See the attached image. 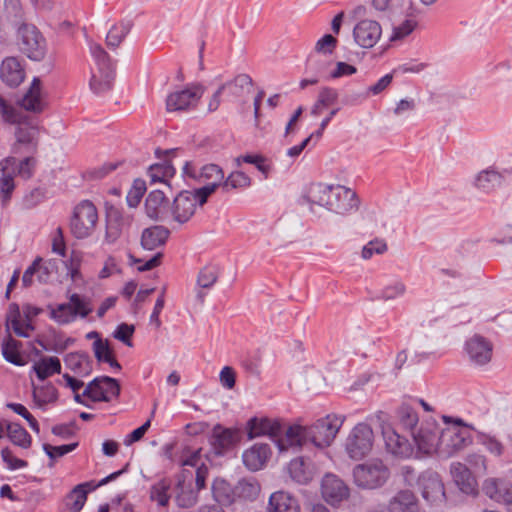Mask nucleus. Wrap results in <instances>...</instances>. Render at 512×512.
I'll return each instance as SVG.
<instances>
[{
    "mask_svg": "<svg viewBox=\"0 0 512 512\" xmlns=\"http://www.w3.org/2000/svg\"><path fill=\"white\" fill-rule=\"evenodd\" d=\"M168 211L175 222L179 224L188 222L196 211L195 198L191 191L179 192Z\"/></svg>",
    "mask_w": 512,
    "mask_h": 512,
    "instance_id": "24",
    "label": "nucleus"
},
{
    "mask_svg": "<svg viewBox=\"0 0 512 512\" xmlns=\"http://www.w3.org/2000/svg\"><path fill=\"white\" fill-rule=\"evenodd\" d=\"M343 422L341 416L328 414L310 426H289L285 429L284 437L277 440V447L281 452L289 448L297 450L308 443L320 449L326 448L335 439Z\"/></svg>",
    "mask_w": 512,
    "mask_h": 512,
    "instance_id": "1",
    "label": "nucleus"
},
{
    "mask_svg": "<svg viewBox=\"0 0 512 512\" xmlns=\"http://www.w3.org/2000/svg\"><path fill=\"white\" fill-rule=\"evenodd\" d=\"M387 450L400 457H409L412 454V447L409 441L399 435L392 427L386 426L382 430Z\"/></svg>",
    "mask_w": 512,
    "mask_h": 512,
    "instance_id": "29",
    "label": "nucleus"
},
{
    "mask_svg": "<svg viewBox=\"0 0 512 512\" xmlns=\"http://www.w3.org/2000/svg\"><path fill=\"white\" fill-rule=\"evenodd\" d=\"M391 512H419V503L415 494L410 490H400L389 501Z\"/></svg>",
    "mask_w": 512,
    "mask_h": 512,
    "instance_id": "34",
    "label": "nucleus"
},
{
    "mask_svg": "<svg viewBox=\"0 0 512 512\" xmlns=\"http://www.w3.org/2000/svg\"><path fill=\"white\" fill-rule=\"evenodd\" d=\"M166 201L165 193L161 190H153L145 201V211L151 219H165L169 213L163 206Z\"/></svg>",
    "mask_w": 512,
    "mask_h": 512,
    "instance_id": "38",
    "label": "nucleus"
},
{
    "mask_svg": "<svg viewBox=\"0 0 512 512\" xmlns=\"http://www.w3.org/2000/svg\"><path fill=\"white\" fill-rule=\"evenodd\" d=\"M65 364L76 376H88L92 372V362L88 356L81 353H69Z\"/></svg>",
    "mask_w": 512,
    "mask_h": 512,
    "instance_id": "43",
    "label": "nucleus"
},
{
    "mask_svg": "<svg viewBox=\"0 0 512 512\" xmlns=\"http://www.w3.org/2000/svg\"><path fill=\"white\" fill-rule=\"evenodd\" d=\"M187 475L184 472L177 479L174 487V499L180 508H192L198 502V492L193 488L191 481L186 480Z\"/></svg>",
    "mask_w": 512,
    "mask_h": 512,
    "instance_id": "27",
    "label": "nucleus"
},
{
    "mask_svg": "<svg viewBox=\"0 0 512 512\" xmlns=\"http://www.w3.org/2000/svg\"><path fill=\"white\" fill-rule=\"evenodd\" d=\"M204 92L205 87L200 83H192L171 92L166 97L167 112H188L196 109Z\"/></svg>",
    "mask_w": 512,
    "mask_h": 512,
    "instance_id": "11",
    "label": "nucleus"
},
{
    "mask_svg": "<svg viewBox=\"0 0 512 512\" xmlns=\"http://www.w3.org/2000/svg\"><path fill=\"white\" fill-rule=\"evenodd\" d=\"M397 417L406 429L414 431L418 423V414L408 403H403L397 410Z\"/></svg>",
    "mask_w": 512,
    "mask_h": 512,
    "instance_id": "52",
    "label": "nucleus"
},
{
    "mask_svg": "<svg viewBox=\"0 0 512 512\" xmlns=\"http://www.w3.org/2000/svg\"><path fill=\"white\" fill-rule=\"evenodd\" d=\"M477 441L479 444L483 445L491 454L495 456L502 455L504 446L495 436L479 433L477 436Z\"/></svg>",
    "mask_w": 512,
    "mask_h": 512,
    "instance_id": "54",
    "label": "nucleus"
},
{
    "mask_svg": "<svg viewBox=\"0 0 512 512\" xmlns=\"http://www.w3.org/2000/svg\"><path fill=\"white\" fill-rule=\"evenodd\" d=\"M0 114L5 123L17 125L15 142L11 151L15 155L36 154L39 145V130L30 122L29 117L21 109L9 104L0 95Z\"/></svg>",
    "mask_w": 512,
    "mask_h": 512,
    "instance_id": "2",
    "label": "nucleus"
},
{
    "mask_svg": "<svg viewBox=\"0 0 512 512\" xmlns=\"http://www.w3.org/2000/svg\"><path fill=\"white\" fill-rule=\"evenodd\" d=\"M33 399L37 406L44 407L57 400V390L52 384L34 387Z\"/></svg>",
    "mask_w": 512,
    "mask_h": 512,
    "instance_id": "50",
    "label": "nucleus"
},
{
    "mask_svg": "<svg viewBox=\"0 0 512 512\" xmlns=\"http://www.w3.org/2000/svg\"><path fill=\"white\" fill-rule=\"evenodd\" d=\"M174 174L175 168L169 161L151 165L148 169V176L152 184L159 182L170 187L169 179L172 178Z\"/></svg>",
    "mask_w": 512,
    "mask_h": 512,
    "instance_id": "45",
    "label": "nucleus"
},
{
    "mask_svg": "<svg viewBox=\"0 0 512 512\" xmlns=\"http://www.w3.org/2000/svg\"><path fill=\"white\" fill-rule=\"evenodd\" d=\"M511 484L498 478H487L482 483V492L491 500L499 504H505Z\"/></svg>",
    "mask_w": 512,
    "mask_h": 512,
    "instance_id": "33",
    "label": "nucleus"
},
{
    "mask_svg": "<svg viewBox=\"0 0 512 512\" xmlns=\"http://www.w3.org/2000/svg\"><path fill=\"white\" fill-rule=\"evenodd\" d=\"M49 316L60 325L74 322L78 317L85 318L93 308L89 300L78 294H72L69 301L57 305H50Z\"/></svg>",
    "mask_w": 512,
    "mask_h": 512,
    "instance_id": "8",
    "label": "nucleus"
},
{
    "mask_svg": "<svg viewBox=\"0 0 512 512\" xmlns=\"http://www.w3.org/2000/svg\"><path fill=\"white\" fill-rule=\"evenodd\" d=\"M250 185V178L241 171L232 172L227 178L224 177L220 187L224 192H230L233 189L244 188Z\"/></svg>",
    "mask_w": 512,
    "mask_h": 512,
    "instance_id": "51",
    "label": "nucleus"
},
{
    "mask_svg": "<svg viewBox=\"0 0 512 512\" xmlns=\"http://www.w3.org/2000/svg\"><path fill=\"white\" fill-rule=\"evenodd\" d=\"M119 201L106 200V241L113 243L122 232L123 217L118 207Z\"/></svg>",
    "mask_w": 512,
    "mask_h": 512,
    "instance_id": "26",
    "label": "nucleus"
},
{
    "mask_svg": "<svg viewBox=\"0 0 512 512\" xmlns=\"http://www.w3.org/2000/svg\"><path fill=\"white\" fill-rule=\"evenodd\" d=\"M246 430L250 440L262 435H269L272 438H277L275 440L277 443V440L285 435L282 425L278 421L269 418H251L247 422Z\"/></svg>",
    "mask_w": 512,
    "mask_h": 512,
    "instance_id": "22",
    "label": "nucleus"
},
{
    "mask_svg": "<svg viewBox=\"0 0 512 512\" xmlns=\"http://www.w3.org/2000/svg\"><path fill=\"white\" fill-rule=\"evenodd\" d=\"M37 378L41 381L61 373V362L58 357H42L33 365Z\"/></svg>",
    "mask_w": 512,
    "mask_h": 512,
    "instance_id": "42",
    "label": "nucleus"
},
{
    "mask_svg": "<svg viewBox=\"0 0 512 512\" xmlns=\"http://www.w3.org/2000/svg\"><path fill=\"white\" fill-rule=\"evenodd\" d=\"M337 99L338 92L336 89L331 87L321 88L317 100L311 108V115L314 117L321 115L324 109L336 103Z\"/></svg>",
    "mask_w": 512,
    "mask_h": 512,
    "instance_id": "47",
    "label": "nucleus"
},
{
    "mask_svg": "<svg viewBox=\"0 0 512 512\" xmlns=\"http://www.w3.org/2000/svg\"><path fill=\"white\" fill-rule=\"evenodd\" d=\"M7 436L9 440L16 446L22 449H29L32 445V437L26 431L24 427H22L18 423H9L6 426Z\"/></svg>",
    "mask_w": 512,
    "mask_h": 512,
    "instance_id": "46",
    "label": "nucleus"
},
{
    "mask_svg": "<svg viewBox=\"0 0 512 512\" xmlns=\"http://www.w3.org/2000/svg\"><path fill=\"white\" fill-rule=\"evenodd\" d=\"M218 271L213 266H206L200 270L197 277L199 288H210L217 282Z\"/></svg>",
    "mask_w": 512,
    "mask_h": 512,
    "instance_id": "55",
    "label": "nucleus"
},
{
    "mask_svg": "<svg viewBox=\"0 0 512 512\" xmlns=\"http://www.w3.org/2000/svg\"><path fill=\"white\" fill-rule=\"evenodd\" d=\"M163 254L161 252L155 253L147 260L137 259L130 255V264H138L137 270L139 272L151 270L160 265Z\"/></svg>",
    "mask_w": 512,
    "mask_h": 512,
    "instance_id": "58",
    "label": "nucleus"
},
{
    "mask_svg": "<svg viewBox=\"0 0 512 512\" xmlns=\"http://www.w3.org/2000/svg\"><path fill=\"white\" fill-rule=\"evenodd\" d=\"M447 427L441 429L438 455L449 458L455 453L463 450L472 442L471 433L460 419L450 422V418L443 416Z\"/></svg>",
    "mask_w": 512,
    "mask_h": 512,
    "instance_id": "6",
    "label": "nucleus"
},
{
    "mask_svg": "<svg viewBox=\"0 0 512 512\" xmlns=\"http://www.w3.org/2000/svg\"><path fill=\"white\" fill-rule=\"evenodd\" d=\"M470 362L475 366H484L491 361L492 344L482 336L475 335L465 345Z\"/></svg>",
    "mask_w": 512,
    "mask_h": 512,
    "instance_id": "23",
    "label": "nucleus"
},
{
    "mask_svg": "<svg viewBox=\"0 0 512 512\" xmlns=\"http://www.w3.org/2000/svg\"><path fill=\"white\" fill-rule=\"evenodd\" d=\"M78 446V443H71L66 445H60V446H53L50 444H43V450L45 453L49 456L51 459H57L60 458L73 450L76 449Z\"/></svg>",
    "mask_w": 512,
    "mask_h": 512,
    "instance_id": "59",
    "label": "nucleus"
},
{
    "mask_svg": "<svg viewBox=\"0 0 512 512\" xmlns=\"http://www.w3.org/2000/svg\"><path fill=\"white\" fill-rule=\"evenodd\" d=\"M338 40L332 36L331 34H326L322 38H320L314 48V54L309 57V61L311 63H316L319 61V57H323L326 55H330L333 53L337 46Z\"/></svg>",
    "mask_w": 512,
    "mask_h": 512,
    "instance_id": "49",
    "label": "nucleus"
},
{
    "mask_svg": "<svg viewBox=\"0 0 512 512\" xmlns=\"http://www.w3.org/2000/svg\"><path fill=\"white\" fill-rule=\"evenodd\" d=\"M128 467V463L123 466V468L117 472L111 473L107 477L103 478L99 482L95 483L94 481L84 482L76 485L65 497L64 505L67 512H80L86 501L88 493L106 485L107 483L115 480L119 475L124 473Z\"/></svg>",
    "mask_w": 512,
    "mask_h": 512,
    "instance_id": "12",
    "label": "nucleus"
},
{
    "mask_svg": "<svg viewBox=\"0 0 512 512\" xmlns=\"http://www.w3.org/2000/svg\"><path fill=\"white\" fill-rule=\"evenodd\" d=\"M254 82L252 78L245 73L236 75L232 80L220 85L224 87V91H228V96L233 99L241 98L246 92L248 93Z\"/></svg>",
    "mask_w": 512,
    "mask_h": 512,
    "instance_id": "39",
    "label": "nucleus"
},
{
    "mask_svg": "<svg viewBox=\"0 0 512 512\" xmlns=\"http://www.w3.org/2000/svg\"><path fill=\"white\" fill-rule=\"evenodd\" d=\"M321 493L325 501L331 505H338L348 499L349 487L334 474H326L321 482Z\"/></svg>",
    "mask_w": 512,
    "mask_h": 512,
    "instance_id": "21",
    "label": "nucleus"
},
{
    "mask_svg": "<svg viewBox=\"0 0 512 512\" xmlns=\"http://www.w3.org/2000/svg\"><path fill=\"white\" fill-rule=\"evenodd\" d=\"M416 484L422 498L430 505H439L446 501L444 483L437 472L423 471L417 477Z\"/></svg>",
    "mask_w": 512,
    "mask_h": 512,
    "instance_id": "13",
    "label": "nucleus"
},
{
    "mask_svg": "<svg viewBox=\"0 0 512 512\" xmlns=\"http://www.w3.org/2000/svg\"><path fill=\"white\" fill-rule=\"evenodd\" d=\"M20 51L33 61H41L47 52L46 40L33 24L23 23L17 31Z\"/></svg>",
    "mask_w": 512,
    "mask_h": 512,
    "instance_id": "9",
    "label": "nucleus"
},
{
    "mask_svg": "<svg viewBox=\"0 0 512 512\" xmlns=\"http://www.w3.org/2000/svg\"><path fill=\"white\" fill-rule=\"evenodd\" d=\"M11 329L19 337H29L33 330V326L29 321L22 320L17 314L10 320Z\"/></svg>",
    "mask_w": 512,
    "mask_h": 512,
    "instance_id": "64",
    "label": "nucleus"
},
{
    "mask_svg": "<svg viewBox=\"0 0 512 512\" xmlns=\"http://www.w3.org/2000/svg\"><path fill=\"white\" fill-rule=\"evenodd\" d=\"M389 477V468L378 459L366 461L353 468L354 483L363 489L382 487Z\"/></svg>",
    "mask_w": 512,
    "mask_h": 512,
    "instance_id": "7",
    "label": "nucleus"
},
{
    "mask_svg": "<svg viewBox=\"0 0 512 512\" xmlns=\"http://www.w3.org/2000/svg\"><path fill=\"white\" fill-rule=\"evenodd\" d=\"M119 394V385L111 377H97L83 391L86 400L93 402L110 401Z\"/></svg>",
    "mask_w": 512,
    "mask_h": 512,
    "instance_id": "17",
    "label": "nucleus"
},
{
    "mask_svg": "<svg viewBox=\"0 0 512 512\" xmlns=\"http://www.w3.org/2000/svg\"><path fill=\"white\" fill-rule=\"evenodd\" d=\"M235 501H254L259 492L260 485L254 477L242 478L234 485Z\"/></svg>",
    "mask_w": 512,
    "mask_h": 512,
    "instance_id": "40",
    "label": "nucleus"
},
{
    "mask_svg": "<svg viewBox=\"0 0 512 512\" xmlns=\"http://www.w3.org/2000/svg\"><path fill=\"white\" fill-rule=\"evenodd\" d=\"M502 179V175L499 172L489 168L476 175L474 185L482 191L490 192L501 185Z\"/></svg>",
    "mask_w": 512,
    "mask_h": 512,
    "instance_id": "44",
    "label": "nucleus"
},
{
    "mask_svg": "<svg viewBox=\"0 0 512 512\" xmlns=\"http://www.w3.org/2000/svg\"><path fill=\"white\" fill-rule=\"evenodd\" d=\"M127 34V28L125 25L113 26L106 36V42L109 47H117L125 39Z\"/></svg>",
    "mask_w": 512,
    "mask_h": 512,
    "instance_id": "60",
    "label": "nucleus"
},
{
    "mask_svg": "<svg viewBox=\"0 0 512 512\" xmlns=\"http://www.w3.org/2000/svg\"><path fill=\"white\" fill-rule=\"evenodd\" d=\"M269 512H299L300 506L295 497L284 491L271 494L268 504Z\"/></svg>",
    "mask_w": 512,
    "mask_h": 512,
    "instance_id": "35",
    "label": "nucleus"
},
{
    "mask_svg": "<svg viewBox=\"0 0 512 512\" xmlns=\"http://www.w3.org/2000/svg\"><path fill=\"white\" fill-rule=\"evenodd\" d=\"M306 199L311 204L325 207L341 215L357 209L359 205L356 193L341 185L313 184L308 190Z\"/></svg>",
    "mask_w": 512,
    "mask_h": 512,
    "instance_id": "3",
    "label": "nucleus"
},
{
    "mask_svg": "<svg viewBox=\"0 0 512 512\" xmlns=\"http://www.w3.org/2000/svg\"><path fill=\"white\" fill-rule=\"evenodd\" d=\"M450 472L456 486L465 494L473 495L477 492V483L470 470L462 463L451 464Z\"/></svg>",
    "mask_w": 512,
    "mask_h": 512,
    "instance_id": "30",
    "label": "nucleus"
},
{
    "mask_svg": "<svg viewBox=\"0 0 512 512\" xmlns=\"http://www.w3.org/2000/svg\"><path fill=\"white\" fill-rule=\"evenodd\" d=\"M372 445V428L366 423H359L352 429L345 446L349 457L359 460L371 451Z\"/></svg>",
    "mask_w": 512,
    "mask_h": 512,
    "instance_id": "14",
    "label": "nucleus"
},
{
    "mask_svg": "<svg viewBox=\"0 0 512 512\" xmlns=\"http://www.w3.org/2000/svg\"><path fill=\"white\" fill-rule=\"evenodd\" d=\"M147 186L143 179L136 178L130 189V207H136L146 193Z\"/></svg>",
    "mask_w": 512,
    "mask_h": 512,
    "instance_id": "62",
    "label": "nucleus"
},
{
    "mask_svg": "<svg viewBox=\"0 0 512 512\" xmlns=\"http://www.w3.org/2000/svg\"><path fill=\"white\" fill-rule=\"evenodd\" d=\"M18 103L25 111L41 113L45 109L46 104L41 96V81L38 77H34L29 89Z\"/></svg>",
    "mask_w": 512,
    "mask_h": 512,
    "instance_id": "31",
    "label": "nucleus"
},
{
    "mask_svg": "<svg viewBox=\"0 0 512 512\" xmlns=\"http://www.w3.org/2000/svg\"><path fill=\"white\" fill-rule=\"evenodd\" d=\"M270 454L268 444L257 443L243 453V463L249 470L258 471L265 465Z\"/></svg>",
    "mask_w": 512,
    "mask_h": 512,
    "instance_id": "32",
    "label": "nucleus"
},
{
    "mask_svg": "<svg viewBox=\"0 0 512 512\" xmlns=\"http://www.w3.org/2000/svg\"><path fill=\"white\" fill-rule=\"evenodd\" d=\"M62 378L65 381V385L74 392L76 402L86 404V397L83 396V393L80 394L78 392L84 386V382L79 380L76 375L71 376L68 373L64 374Z\"/></svg>",
    "mask_w": 512,
    "mask_h": 512,
    "instance_id": "63",
    "label": "nucleus"
},
{
    "mask_svg": "<svg viewBox=\"0 0 512 512\" xmlns=\"http://www.w3.org/2000/svg\"><path fill=\"white\" fill-rule=\"evenodd\" d=\"M0 78L9 87L19 86L25 79V70L16 57H7L0 67Z\"/></svg>",
    "mask_w": 512,
    "mask_h": 512,
    "instance_id": "28",
    "label": "nucleus"
},
{
    "mask_svg": "<svg viewBox=\"0 0 512 512\" xmlns=\"http://www.w3.org/2000/svg\"><path fill=\"white\" fill-rule=\"evenodd\" d=\"M54 269L55 263L53 261L43 260L41 257H37L25 270L22 283L26 287L50 284Z\"/></svg>",
    "mask_w": 512,
    "mask_h": 512,
    "instance_id": "18",
    "label": "nucleus"
},
{
    "mask_svg": "<svg viewBox=\"0 0 512 512\" xmlns=\"http://www.w3.org/2000/svg\"><path fill=\"white\" fill-rule=\"evenodd\" d=\"M212 497L219 505L229 506L235 503V491L228 481L223 478H215L211 485Z\"/></svg>",
    "mask_w": 512,
    "mask_h": 512,
    "instance_id": "37",
    "label": "nucleus"
},
{
    "mask_svg": "<svg viewBox=\"0 0 512 512\" xmlns=\"http://www.w3.org/2000/svg\"><path fill=\"white\" fill-rule=\"evenodd\" d=\"M86 338L93 340L92 350L99 363L108 364L111 368L120 367L108 339H103L97 331L87 333Z\"/></svg>",
    "mask_w": 512,
    "mask_h": 512,
    "instance_id": "25",
    "label": "nucleus"
},
{
    "mask_svg": "<svg viewBox=\"0 0 512 512\" xmlns=\"http://www.w3.org/2000/svg\"><path fill=\"white\" fill-rule=\"evenodd\" d=\"M170 235L169 229L164 226H152L143 230L141 245L146 250H154L165 244Z\"/></svg>",
    "mask_w": 512,
    "mask_h": 512,
    "instance_id": "36",
    "label": "nucleus"
},
{
    "mask_svg": "<svg viewBox=\"0 0 512 512\" xmlns=\"http://www.w3.org/2000/svg\"><path fill=\"white\" fill-rule=\"evenodd\" d=\"M170 482L163 479L151 488V499L156 501L161 506H166L169 502L171 495L169 494Z\"/></svg>",
    "mask_w": 512,
    "mask_h": 512,
    "instance_id": "53",
    "label": "nucleus"
},
{
    "mask_svg": "<svg viewBox=\"0 0 512 512\" xmlns=\"http://www.w3.org/2000/svg\"><path fill=\"white\" fill-rule=\"evenodd\" d=\"M212 452L216 456H223L231 451L240 441V433L237 429L225 428L216 424L208 438Z\"/></svg>",
    "mask_w": 512,
    "mask_h": 512,
    "instance_id": "16",
    "label": "nucleus"
},
{
    "mask_svg": "<svg viewBox=\"0 0 512 512\" xmlns=\"http://www.w3.org/2000/svg\"><path fill=\"white\" fill-rule=\"evenodd\" d=\"M89 50L95 63V67L91 69L89 85L94 94L100 95L111 89L114 67L109 55L100 44L90 42Z\"/></svg>",
    "mask_w": 512,
    "mask_h": 512,
    "instance_id": "5",
    "label": "nucleus"
},
{
    "mask_svg": "<svg viewBox=\"0 0 512 512\" xmlns=\"http://www.w3.org/2000/svg\"><path fill=\"white\" fill-rule=\"evenodd\" d=\"M387 251V244L383 239H374L368 242L362 249L361 256L363 259H370L373 254H383Z\"/></svg>",
    "mask_w": 512,
    "mask_h": 512,
    "instance_id": "56",
    "label": "nucleus"
},
{
    "mask_svg": "<svg viewBox=\"0 0 512 512\" xmlns=\"http://www.w3.org/2000/svg\"><path fill=\"white\" fill-rule=\"evenodd\" d=\"M416 25L417 22L412 19H407L403 21L401 24L393 28V33L391 35L390 40L396 41L404 39L413 32Z\"/></svg>",
    "mask_w": 512,
    "mask_h": 512,
    "instance_id": "61",
    "label": "nucleus"
},
{
    "mask_svg": "<svg viewBox=\"0 0 512 512\" xmlns=\"http://www.w3.org/2000/svg\"><path fill=\"white\" fill-rule=\"evenodd\" d=\"M21 343L11 337L2 344V355L4 359L16 366H24L26 361L20 353Z\"/></svg>",
    "mask_w": 512,
    "mask_h": 512,
    "instance_id": "48",
    "label": "nucleus"
},
{
    "mask_svg": "<svg viewBox=\"0 0 512 512\" xmlns=\"http://www.w3.org/2000/svg\"><path fill=\"white\" fill-rule=\"evenodd\" d=\"M98 213L95 205L89 200L77 204L70 218V231L77 239L89 237L95 229Z\"/></svg>",
    "mask_w": 512,
    "mask_h": 512,
    "instance_id": "10",
    "label": "nucleus"
},
{
    "mask_svg": "<svg viewBox=\"0 0 512 512\" xmlns=\"http://www.w3.org/2000/svg\"><path fill=\"white\" fill-rule=\"evenodd\" d=\"M183 174L199 184L213 185L219 188L224 179V171L217 164H206L197 167L191 162H186L183 166Z\"/></svg>",
    "mask_w": 512,
    "mask_h": 512,
    "instance_id": "15",
    "label": "nucleus"
},
{
    "mask_svg": "<svg viewBox=\"0 0 512 512\" xmlns=\"http://www.w3.org/2000/svg\"><path fill=\"white\" fill-rule=\"evenodd\" d=\"M440 431L438 425L433 422H426L415 432H412L413 440L420 452L431 454L439 452Z\"/></svg>",
    "mask_w": 512,
    "mask_h": 512,
    "instance_id": "19",
    "label": "nucleus"
},
{
    "mask_svg": "<svg viewBox=\"0 0 512 512\" xmlns=\"http://www.w3.org/2000/svg\"><path fill=\"white\" fill-rule=\"evenodd\" d=\"M290 477L298 484H308L313 478V469L302 457L290 461L288 466Z\"/></svg>",
    "mask_w": 512,
    "mask_h": 512,
    "instance_id": "41",
    "label": "nucleus"
},
{
    "mask_svg": "<svg viewBox=\"0 0 512 512\" xmlns=\"http://www.w3.org/2000/svg\"><path fill=\"white\" fill-rule=\"evenodd\" d=\"M382 35L381 25L374 20H361L353 29V38L358 46L369 49L374 47Z\"/></svg>",
    "mask_w": 512,
    "mask_h": 512,
    "instance_id": "20",
    "label": "nucleus"
},
{
    "mask_svg": "<svg viewBox=\"0 0 512 512\" xmlns=\"http://www.w3.org/2000/svg\"><path fill=\"white\" fill-rule=\"evenodd\" d=\"M1 457L3 462L6 464L7 469L12 471L23 469L28 466L27 461L17 458L8 447L1 450Z\"/></svg>",
    "mask_w": 512,
    "mask_h": 512,
    "instance_id": "57",
    "label": "nucleus"
},
{
    "mask_svg": "<svg viewBox=\"0 0 512 512\" xmlns=\"http://www.w3.org/2000/svg\"><path fill=\"white\" fill-rule=\"evenodd\" d=\"M33 155L27 154L19 162L14 156H8L0 161V199L3 205L9 202L15 189V175H19L23 179H29L33 176L37 163Z\"/></svg>",
    "mask_w": 512,
    "mask_h": 512,
    "instance_id": "4",
    "label": "nucleus"
}]
</instances>
